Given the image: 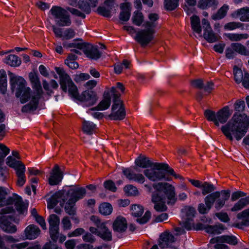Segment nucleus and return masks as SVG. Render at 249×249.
Segmentation results:
<instances>
[{"instance_id":"nucleus-13","label":"nucleus","mask_w":249,"mask_h":249,"mask_svg":"<svg viewBox=\"0 0 249 249\" xmlns=\"http://www.w3.org/2000/svg\"><path fill=\"white\" fill-rule=\"evenodd\" d=\"M18 240L15 239L11 235H3L0 234V249H23L28 245L27 242L15 244Z\"/></svg>"},{"instance_id":"nucleus-15","label":"nucleus","mask_w":249,"mask_h":249,"mask_svg":"<svg viewBox=\"0 0 249 249\" xmlns=\"http://www.w3.org/2000/svg\"><path fill=\"white\" fill-rule=\"evenodd\" d=\"M89 230L92 233L96 235L105 241H109L112 240L111 231L107 227L106 223L100 224L98 228L90 227Z\"/></svg>"},{"instance_id":"nucleus-62","label":"nucleus","mask_w":249,"mask_h":249,"mask_svg":"<svg viewBox=\"0 0 249 249\" xmlns=\"http://www.w3.org/2000/svg\"><path fill=\"white\" fill-rule=\"evenodd\" d=\"M216 216L221 221L227 222L230 220V218L226 213L220 212L215 213Z\"/></svg>"},{"instance_id":"nucleus-53","label":"nucleus","mask_w":249,"mask_h":249,"mask_svg":"<svg viewBox=\"0 0 249 249\" xmlns=\"http://www.w3.org/2000/svg\"><path fill=\"white\" fill-rule=\"evenodd\" d=\"M242 25L240 22H231L226 24L224 28L226 30L231 31L240 28Z\"/></svg>"},{"instance_id":"nucleus-25","label":"nucleus","mask_w":249,"mask_h":249,"mask_svg":"<svg viewBox=\"0 0 249 249\" xmlns=\"http://www.w3.org/2000/svg\"><path fill=\"white\" fill-rule=\"evenodd\" d=\"M127 222L126 219L121 216H118L113 223L112 228L115 231L122 232L127 228Z\"/></svg>"},{"instance_id":"nucleus-57","label":"nucleus","mask_w":249,"mask_h":249,"mask_svg":"<svg viewBox=\"0 0 249 249\" xmlns=\"http://www.w3.org/2000/svg\"><path fill=\"white\" fill-rule=\"evenodd\" d=\"M75 36V32L71 28H68L63 32V36L65 39H70Z\"/></svg>"},{"instance_id":"nucleus-23","label":"nucleus","mask_w":249,"mask_h":249,"mask_svg":"<svg viewBox=\"0 0 249 249\" xmlns=\"http://www.w3.org/2000/svg\"><path fill=\"white\" fill-rule=\"evenodd\" d=\"M210 242L212 244L216 243H225L231 245H236L238 243V239L233 235H221L212 239Z\"/></svg>"},{"instance_id":"nucleus-64","label":"nucleus","mask_w":249,"mask_h":249,"mask_svg":"<svg viewBox=\"0 0 249 249\" xmlns=\"http://www.w3.org/2000/svg\"><path fill=\"white\" fill-rule=\"evenodd\" d=\"M243 86L246 89H249V74L245 72L244 78H243L242 81Z\"/></svg>"},{"instance_id":"nucleus-8","label":"nucleus","mask_w":249,"mask_h":249,"mask_svg":"<svg viewBox=\"0 0 249 249\" xmlns=\"http://www.w3.org/2000/svg\"><path fill=\"white\" fill-rule=\"evenodd\" d=\"M85 194V189L81 187L71 189L66 194L64 192H58L56 196L58 197H63L62 200L63 203L65 202L64 207L66 212L70 215H73L75 212V203L83 198Z\"/></svg>"},{"instance_id":"nucleus-56","label":"nucleus","mask_w":249,"mask_h":249,"mask_svg":"<svg viewBox=\"0 0 249 249\" xmlns=\"http://www.w3.org/2000/svg\"><path fill=\"white\" fill-rule=\"evenodd\" d=\"M226 57L229 59H233L236 55L235 51L231 47V44L227 47L225 51Z\"/></svg>"},{"instance_id":"nucleus-1","label":"nucleus","mask_w":249,"mask_h":249,"mask_svg":"<svg viewBox=\"0 0 249 249\" xmlns=\"http://www.w3.org/2000/svg\"><path fill=\"white\" fill-rule=\"evenodd\" d=\"M9 77L11 89L14 91L16 88V96L19 98L21 103L28 102L22 107V111L28 112L36 110L39 101L43 97V91L37 74L31 72L29 75L33 91L27 86L26 81L22 77L12 73H9Z\"/></svg>"},{"instance_id":"nucleus-10","label":"nucleus","mask_w":249,"mask_h":249,"mask_svg":"<svg viewBox=\"0 0 249 249\" xmlns=\"http://www.w3.org/2000/svg\"><path fill=\"white\" fill-rule=\"evenodd\" d=\"M232 113L228 106H225L217 112H215L211 110H206L204 115L207 119L212 121L217 125L219 126L220 124L226 123Z\"/></svg>"},{"instance_id":"nucleus-43","label":"nucleus","mask_w":249,"mask_h":249,"mask_svg":"<svg viewBox=\"0 0 249 249\" xmlns=\"http://www.w3.org/2000/svg\"><path fill=\"white\" fill-rule=\"evenodd\" d=\"M21 169L16 172V174L18 178L17 184L19 186H22L26 182V177L25 175V166L21 167Z\"/></svg>"},{"instance_id":"nucleus-14","label":"nucleus","mask_w":249,"mask_h":249,"mask_svg":"<svg viewBox=\"0 0 249 249\" xmlns=\"http://www.w3.org/2000/svg\"><path fill=\"white\" fill-rule=\"evenodd\" d=\"M125 111L122 101L119 98L114 99L109 117L111 120H120L124 118Z\"/></svg>"},{"instance_id":"nucleus-42","label":"nucleus","mask_w":249,"mask_h":249,"mask_svg":"<svg viewBox=\"0 0 249 249\" xmlns=\"http://www.w3.org/2000/svg\"><path fill=\"white\" fill-rule=\"evenodd\" d=\"M229 10V6L227 5H224L217 11V12L212 15V18L213 20H218L223 18L227 13Z\"/></svg>"},{"instance_id":"nucleus-47","label":"nucleus","mask_w":249,"mask_h":249,"mask_svg":"<svg viewBox=\"0 0 249 249\" xmlns=\"http://www.w3.org/2000/svg\"><path fill=\"white\" fill-rule=\"evenodd\" d=\"M124 190L125 194L129 196H136L139 194L137 187L131 184L126 185L124 187Z\"/></svg>"},{"instance_id":"nucleus-63","label":"nucleus","mask_w":249,"mask_h":249,"mask_svg":"<svg viewBox=\"0 0 249 249\" xmlns=\"http://www.w3.org/2000/svg\"><path fill=\"white\" fill-rule=\"evenodd\" d=\"M98 12L100 14L104 17H109L110 16V10L104 7H99L98 8Z\"/></svg>"},{"instance_id":"nucleus-33","label":"nucleus","mask_w":249,"mask_h":249,"mask_svg":"<svg viewBox=\"0 0 249 249\" xmlns=\"http://www.w3.org/2000/svg\"><path fill=\"white\" fill-rule=\"evenodd\" d=\"M4 62L12 67H18L20 65L21 61L18 56L10 54L5 58Z\"/></svg>"},{"instance_id":"nucleus-21","label":"nucleus","mask_w":249,"mask_h":249,"mask_svg":"<svg viewBox=\"0 0 249 249\" xmlns=\"http://www.w3.org/2000/svg\"><path fill=\"white\" fill-rule=\"evenodd\" d=\"M84 45L78 44V48L80 49H84V52L87 56L90 59L96 60L101 56V53L97 48L91 45H88L85 49L83 48Z\"/></svg>"},{"instance_id":"nucleus-39","label":"nucleus","mask_w":249,"mask_h":249,"mask_svg":"<svg viewBox=\"0 0 249 249\" xmlns=\"http://www.w3.org/2000/svg\"><path fill=\"white\" fill-rule=\"evenodd\" d=\"M231 47L235 51L236 53H239L242 55H249V53L246 46L240 43H232Z\"/></svg>"},{"instance_id":"nucleus-20","label":"nucleus","mask_w":249,"mask_h":249,"mask_svg":"<svg viewBox=\"0 0 249 249\" xmlns=\"http://www.w3.org/2000/svg\"><path fill=\"white\" fill-rule=\"evenodd\" d=\"M123 172L129 180L134 181L140 184H143L145 181V176H144L140 173L135 174L129 168L124 169Z\"/></svg>"},{"instance_id":"nucleus-26","label":"nucleus","mask_w":249,"mask_h":249,"mask_svg":"<svg viewBox=\"0 0 249 249\" xmlns=\"http://www.w3.org/2000/svg\"><path fill=\"white\" fill-rule=\"evenodd\" d=\"M120 8L122 10L120 14V20L127 21L129 20L130 16V4L129 3H124L121 4Z\"/></svg>"},{"instance_id":"nucleus-41","label":"nucleus","mask_w":249,"mask_h":249,"mask_svg":"<svg viewBox=\"0 0 249 249\" xmlns=\"http://www.w3.org/2000/svg\"><path fill=\"white\" fill-rule=\"evenodd\" d=\"M99 212L104 215H110L113 210V208L111 205L107 202H104L102 203L99 206Z\"/></svg>"},{"instance_id":"nucleus-34","label":"nucleus","mask_w":249,"mask_h":249,"mask_svg":"<svg viewBox=\"0 0 249 249\" xmlns=\"http://www.w3.org/2000/svg\"><path fill=\"white\" fill-rule=\"evenodd\" d=\"M124 88L123 85L121 83H117L116 87H112L107 92L112 96H114L115 99L119 98V96L124 92Z\"/></svg>"},{"instance_id":"nucleus-5","label":"nucleus","mask_w":249,"mask_h":249,"mask_svg":"<svg viewBox=\"0 0 249 249\" xmlns=\"http://www.w3.org/2000/svg\"><path fill=\"white\" fill-rule=\"evenodd\" d=\"M192 29L195 33L197 34L199 36H202L201 32L203 30V36L209 43H214L220 39L221 36L214 33L211 26L210 22L206 18L201 20L202 27L200 25L199 18L194 15L190 18Z\"/></svg>"},{"instance_id":"nucleus-35","label":"nucleus","mask_w":249,"mask_h":249,"mask_svg":"<svg viewBox=\"0 0 249 249\" xmlns=\"http://www.w3.org/2000/svg\"><path fill=\"white\" fill-rule=\"evenodd\" d=\"M7 75L4 70H0V91L5 94L7 91Z\"/></svg>"},{"instance_id":"nucleus-22","label":"nucleus","mask_w":249,"mask_h":249,"mask_svg":"<svg viewBox=\"0 0 249 249\" xmlns=\"http://www.w3.org/2000/svg\"><path fill=\"white\" fill-rule=\"evenodd\" d=\"M175 242L174 236L167 232L162 233L159 241V245L161 248L171 247L172 244Z\"/></svg>"},{"instance_id":"nucleus-24","label":"nucleus","mask_w":249,"mask_h":249,"mask_svg":"<svg viewBox=\"0 0 249 249\" xmlns=\"http://www.w3.org/2000/svg\"><path fill=\"white\" fill-rule=\"evenodd\" d=\"M39 229L34 225H30L24 230V235L26 239L33 240L36 238L40 234Z\"/></svg>"},{"instance_id":"nucleus-36","label":"nucleus","mask_w":249,"mask_h":249,"mask_svg":"<svg viewBox=\"0 0 249 249\" xmlns=\"http://www.w3.org/2000/svg\"><path fill=\"white\" fill-rule=\"evenodd\" d=\"M233 16L238 17L242 21H249V8L246 7L237 11Z\"/></svg>"},{"instance_id":"nucleus-46","label":"nucleus","mask_w":249,"mask_h":249,"mask_svg":"<svg viewBox=\"0 0 249 249\" xmlns=\"http://www.w3.org/2000/svg\"><path fill=\"white\" fill-rule=\"evenodd\" d=\"M130 62L127 60H124L122 64H117L114 66V71L116 74H120L123 70L129 68Z\"/></svg>"},{"instance_id":"nucleus-4","label":"nucleus","mask_w":249,"mask_h":249,"mask_svg":"<svg viewBox=\"0 0 249 249\" xmlns=\"http://www.w3.org/2000/svg\"><path fill=\"white\" fill-rule=\"evenodd\" d=\"M249 120L247 116L239 113L234 114L232 118L225 125L222 126L221 130L229 140H241L248 132Z\"/></svg>"},{"instance_id":"nucleus-11","label":"nucleus","mask_w":249,"mask_h":249,"mask_svg":"<svg viewBox=\"0 0 249 249\" xmlns=\"http://www.w3.org/2000/svg\"><path fill=\"white\" fill-rule=\"evenodd\" d=\"M230 196L229 190H222L221 192H215L212 193L205 197V200L209 206H213L214 203L215 208L219 210L225 205Z\"/></svg>"},{"instance_id":"nucleus-32","label":"nucleus","mask_w":249,"mask_h":249,"mask_svg":"<svg viewBox=\"0 0 249 249\" xmlns=\"http://www.w3.org/2000/svg\"><path fill=\"white\" fill-rule=\"evenodd\" d=\"M108 92L105 93L104 99L99 103L97 108L98 110H104L107 109L111 103V96Z\"/></svg>"},{"instance_id":"nucleus-37","label":"nucleus","mask_w":249,"mask_h":249,"mask_svg":"<svg viewBox=\"0 0 249 249\" xmlns=\"http://www.w3.org/2000/svg\"><path fill=\"white\" fill-rule=\"evenodd\" d=\"M224 35L231 41H239L249 37L248 34L226 33Z\"/></svg>"},{"instance_id":"nucleus-49","label":"nucleus","mask_w":249,"mask_h":249,"mask_svg":"<svg viewBox=\"0 0 249 249\" xmlns=\"http://www.w3.org/2000/svg\"><path fill=\"white\" fill-rule=\"evenodd\" d=\"M164 3L167 10L172 11L178 6V0H164Z\"/></svg>"},{"instance_id":"nucleus-12","label":"nucleus","mask_w":249,"mask_h":249,"mask_svg":"<svg viewBox=\"0 0 249 249\" xmlns=\"http://www.w3.org/2000/svg\"><path fill=\"white\" fill-rule=\"evenodd\" d=\"M51 18H53L59 26H69L71 24L70 16L66 10L54 6L50 10Z\"/></svg>"},{"instance_id":"nucleus-2","label":"nucleus","mask_w":249,"mask_h":249,"mask_svg":"<svg viewBox=\"0 0 249 249\" xmlns=\"http://www.w3.org/2000/svg\"><path fill=\"white\" fill-rule=\"evenodd\" d=\"M59 76V83L62 90L68 93L73 99L80 102L83 106L89 107L94 105L98 99L96 93L93 91L85 90L80 95L78 93L77 87L69 75L61 68H55Z\"/></svg>"},{"instance_id":"nucleus-40","label":"nucleus","mask_w":249,"mask_h":249,"mask_svg":"<svg viewBox=\"0 0 249 249\" xmlns=\"http://www.w3.org/2000/svg\"><path fill=\"white\" fill-rule=\"evenodd\" d=\"M132 22L136 26H140L144 21V17L142 12L137 11L134 12L132 18Z\"/></svg>"},{"instance_id":"nucleus-28","label":"nucleus","mask_w":249,"mask_h":249,"mask_svg":"<svg viewBox=\"0 0 249 249\" xmlns=\"http://www.w3.org/2000/svg\"><path fill=\"white\" fill-rule=\"evenodd\" d=\"M136 166L142 168H148L154 162H152L148 158L140 155L135 160Z\"/></svg>"},{"instance_id":"nucleus-31","label":"nucleus","mask_w":249,"mask_h":249,"mask_svg":"<svg viewBox=\"0 0 249 249\" xmlns=\"http://www.w3.org/2000/svg\"><path fill=\"white\" fill-rule=\"evenodd\" d=\"M205 229V231L211 234H219V229L217 226H208L205 227L204 225L201 223H198L196 225V227L194 228V230H201Z\"/></svg>"},{"instance_id":"nucleus-38","label":"nucleus","mask_w":249,"mask_h":249,"mask_svg":"<svg viewBox=\"0 0 249 249\" xmlns=\"http://www.w3.org/2000/svg\"><path fill=\"white\" fill-rule=\"evenodd\" d=\"M249 204V196L240 199L231 208L232 212H236L243 209L245 206Z\"/></svg>"},{"instance_id":"nucleus-51","label":"nucleus","mask_w":249,"mask_h":249,"mask_svg":"<svg viewBox=\"0 0 249 249\" xmlns=\"http://www.w3.org/2000/svg\"><path fill=\"white\" fill-rule=\"evenodd\" d=\"M143 209L142 206L134 205L131 207L132 214L136 217H138L143 213Z\"/></svg>"},{"instance_id":"nucleus-48","label":"nucleus","mask_w":249,"mask_h":249,"mask_svg":"<svg viewBox=\"0 0 249 249\" xmlns=\"http://www.w3.org/2000/svg\"><path fill=\"white\" fill-rule=\"evenodd\" d=\"M42 85L43 89L46 91V93L45 94L43 93V97H42L40 100L41 99H48V96H50L53 93V91L50 85L46 80H44L42 81Z\"/></svg>"},{"instance_id":"nucleus-9","label":"nucleus","mask_w":249,"mask_h":249,"mask_svg":"<svg viewBox=\"0 0 249 249\" xmlns=\"http://www.w3.org/2000/svg\"><path fill=\"white\" fill-rule=\"evenodd\" d=\"M168 168V165L167 164L154 162L143 171V174L147 179L153 182L163 180H169L165 173V171Z\"/></svg>"},{"instance_id":"nucleus-44","label":"nucleus","mask_w":249,"mask_h":249,"mask_svg":"<svg viewBox=\"0 0 249 249\" xmlns=\"http://www.w3.org/2000/svg\"><path fill=\"white\" fill-rule=\"evenodd\" d=\"M96 125L92 122L87 121H84L83 122V130L87 134L92 133Z\"/></svg>"},{"instance_id":"nucleus-59","label":"nucleus","mask_w":249,"mask_h":249,"mask_svg":"<svg viewBox=\"0 0 249 249\" xmlns=\"http://www.w3.org/2000/svg\"><path fill=\"white\" fill-rule=\"evenodd\" d=\"M85 232V230L83 228H77L75 229L74 231L69 232L68 234V236L69 237H77L81 234H83Z\"/></svg>"},{"instance_id":"nucleus-3","label":"nucleus","mask_w":249,"mask_h":249,"mask_svg":"<svg viewBox=\"0 0 249 249\" xmlns=\"http://www.w3.org/2000/svg\"><path fill=\"white\" fill-rule=\"evenodd\" d=\"M149 192L152 193V201L154 203V209L157 211L163 212L167 209L166 199L173 200L175 196V188L166 182L154 183L152 186L145 184L144 185Z\"/></svg>"},{"instance_id":"nucleus-52","label":"nucleus","mask_w":249,"mask_h":249,"mask_svg":"<svg viewBox=\"0 0 249 249\" xmlns=\"http://www.w3.org/2000/svg\"><path fill=\"white\" fill-rule=\"evenodd\" d=\"M201 188L202 189V193L203 195L209 194L214 190V187L213 184L206 182L203 183Z\"/></svg>"},{"instance_id":"nucleus-27","label":"nucleus","mask_w":249,"mask_h":249,"mask_svg":"<svg viewBox=\"0 0 249 249\" xmlns=\"http://www.w3.org/2000/svg\"><path fill=\"white\" fill-rule=\"evenodd\" d=\"M238 219L241 220L240 223L237 224L238 228H241L242 226H248L249 225V208L247 209L237 215Z\"/></svg>"},{"instance_id":"nucleus-7","label":"nucleus","mask_w":249,"mask_h":249,"mask_svg":"<svg viewBox=\"0 0 249 249\" xmlns=\"http://www.w3.org/2000/svg\"><path fill=\"white\" fill-rule=\"evenodd\" d=\"M159 16L154 13L148 15V19L144 22V29L139 31L136 35V39L142 45H146L153 38L155 29L158 25Z\"/></svg>"},{"instance_id":"nucleus-45","label":"nucleus","mask_w":249,"mask_h":249,"mask_svg":"<svg viewBox=\"0 0 249 249\" xmlns=\"http://www.w3.org/2000/svg\"><path fill=\"white\" fill-rule=\"evenodd\" d=\"M216 4L215 0H200L198 3V7L202 9H206Z\"/></svg>"},{"instance_id":"nucleus-17","label":"nucleus","mask_w":249,"mask_h":249,"mask_svg":"<svg viewBox=\"0 0 249 249\" xmlns=\"http://www.w3.org/2000/svg\"><path fill=\"white\" fill-rule=\"evenodd\" d=\"M48 221L50 225V237L52 240L56 242L58 239V234H59V218L56 215L53 214L50 215Z\"/></svg>"},{"instance_id":"nucleus-50","label":"nucleus","mask_w":249,"mask_h":249,"mask_svg":"<svg viewBox=\"0 0 249 249\" xmlns=\"http://www.w3.org/2000/svg\"><path fill=\"white\" fill-rule=\"evenodd\" d=\"M233 72L236 82L238 83L241 82L244 76L241 70L235 66L233 68Z\"/></svg>"},{"instance_id":"nucleus-30","label":"nucleus","mask_w":249,"mask_h":249,"mask_svg":"<svg viewBox=\"0 0 249 249\" xmlns=\"http://www.w3.org/2000/svg\"><path fill=\"white\" fill-rule=\"evenodd\" d=\"M6 163L8 166L14 168L16 172L21 170L22 166H25L21 161L16 160L12 156H9L7 158Z\"/></svg>"},{"instance_id":"nucleus-29","label":"nucleus","mask_w":249,"mask_h":249,"mask_svg":"<svg viewBox=\"0 0 249 249\" xmlns=\"http://www.w3.org/2000/svg\"><path fill=\"white\" fill-rule=\"evenodd\" d=\"M98 3V0H87L86 2L84 0H80L78 2V4L80 8L83 11L87 13L89 12L90 7H94L97 6Z\"/></svg>"},{"instance_id":"nucleus-6","label":"nucleus","mask_w":249,"mask_h":249,"mask_svg":"<svg viewBox=\"0 0 249 249\" xmlns=\"http://www.w3.org/2000/svg\"><path fill=\"white\" fill-rule=\"evenodd\" d=\"M6 195L5 189L0 187V207L5 206L1 210L0 214H5L13 212L14 211L13 205L19 214H24L27 213V207L23 204L20 197L16 196L15 199L12 197L6 199Z\"/></svg>"},{"instance_id":"nucleus-19","label":"nucleus","mask_w":249,"mask_h":249,"mask_svg":"<svg viewBox=\"0 0 249 249\" xmlns=\"http://www.w3.org/2000/svg\"><path fill=\"white\" fill-rule=\"evenodd\" d=\"M63 178L62 172L58 165H56L52 170L49 178V183L51 185H55L61 181Z\"/></svg>"},{"instance_id":"nucleus-60","label":"nucleus","mask_w":249,"mask_h":249,"mask_svg":"<svg viewBox=\"0 0 249 249\" xmlns=\"http://www.w3.org/2000/svg\"><path fill=\"white\" fill-rule=\"evenodd\" d=\"M97 110H98V108H97V107H96L95 108H92L88 109L87 110V112L88 114L91 115L95 118H96V119L101 118L103 116L102 114L101 113H100L97 111L94 112V111Z\"/></svg>"},{"instance_id":"nucleus-54","label":"nucleus","mask_w":249,"mask_h":249,"mask_svg":"<svg viewBox=\"0 0 249 249\" xmlns=\"http://www.w3.org/2000/svg\"><path fill=\"white\" fill-rule=\"evenodd\" d=\"M90 78V75L87 73H80L74 75V80L78 83L82 81H85L89 79Z\"/></svg>"},{"instance_id":"nucleus-16","label":"nucleus","mask_w":249,"mask_h":249,"mask_svg":"<svg viewBox=\"0 0 249 249\" xmlns=\"http://www.w3.org/2000/svg\"><path fill=\"white\" fill-rule=\"evenodd\" d=\"M182 212L184 214L183 227L187 230L194 229L196 225L192 222V221L196 213L195 209L190 206L185 207L182 210Z\"/></svg>"},{"instance_id":"nucleus-58","label":"nucleus","mask_w":249,"mask_h":249,"mask_svg":"<svg viewBox=\"0 0 249 249\" xmlns=\"http://www.w3.org/2000/svg\"><path fill=\"white\" fill-rule=\"evenodd\" d=\"M62 227L64 230H69L71 228V220L68 217H65L62 220Z\"/></svg>"},{"instance_id":"nucleus-18","label":"nucleus","mask_w":249,"mask_h":249,"mask_svg":"<svg viewBox=\"0 0 249 249\" xmlns=\"http://www.w3.org/2000/svg\"><path fill=\"white\" fill-rule=\"evenodd\" d=\"M13 220L10 216L2 215L0 216V227L5 232L14 233L16 231V227L11 223Z\"/></svg>"},{"instance_id":"nucleus-61","label":"nucleus","mask_w":249,"mask_h":249,"mask_svg":"<svg viewBox=\"0 0 249 249\" xmlns=\"http://www.w3.org/2000/svg\"><path fill=\"white\" fill-rule=\"evenodd\" d=\"M104 187L106 189L109 190L112 192H115L116 191V187L114 183L111 180H107L104 182Z\"/></svg>"},{"instance_id":"nucleus-55","label":"nucleus","mask_w":249,"mask_h":249,"mask_svg":"<svg viewBox=\"0 0 249 249\" xmlns=\"http://www.w3.org/2000/svg\"><path fill=\"white\" fill-rule=\"evenodd\" d=\"M204 201L205 205L203 203H201L198 207V210L199 212L202 214L208 213L212 207V206H210V207L209 206V205L207 203L205 199H204Z\"/></svg>"}]
</instances>
